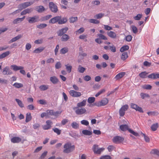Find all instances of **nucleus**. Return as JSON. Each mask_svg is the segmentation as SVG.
<instances>
[{"label":"nucleus","mask_w":159,"mask_h":159,"mask_svg":"<svg viewBox=\"0 0 159 159\" xmlns=\"http://www.w3.org/2000/svg\"><path fill=\"white\" fill-rule=\"evenodd\" d=\"M64 149L63 152L66 153H69L73 151L75 149L74 145H71V143H66L64 146Z\"/></svg>","instance_id":"f257e3e1"},{"label":"nucleus","mask_w":159,"mask_h":159,"mask_svg":"<svg viewBox=\"0 0 159 159\" xmlns=\"http://www.w3.org/2000/svg\"><path fill=\"white\" fill-rule=\"evenodd\" d=\"M34 3L33 2H26L19 4L18 8L20 11L26 8L27 7L30 6Z\"/></svg>","instance_id":"f03ea898"},{"label":"nucleus","mask_w":159,"mask_h":159,"mask_svg":"<svg viewBox=\"0 0 159 159\" xmlns=\"http://www.w3.org/2000/svg\"><path fill=\"white\" fill-rule=\"evenodd\" d=\"M76 109L75 112L76 114L78 115H81L85 113L86 112V110L84 107H76L74 109Z\"/></svg>","instance_id":"7ed1b4c3"},{"label":"nucleus","mask_w":159,"mask_h":159,"mask_svg":"<svg viewBox=\"0 0 159 159\" xmlns=\"http://www.w3.org/2000/svg\"><path fill=\"white\" fill-rule=\"evenodd\" d=\"M39 17L38 16H34L33 17H29L27 18L28 22L30 23H33L39 21Z\"/></svg>","instance_id":"20e7f679"},{"label":"nucleus","mask_w":159,"mask_h":159,"mask_svg":"<svg viewBox=\"0 0 159 159\" xmlns=\"http://www.w3.org/2000/svg\"><path fill=\"white\" fill-rule=\"evenodd\" d=\"M129 107L128 105L125 104L122 106L119 110V114L120 116H123L125 114V111L128 109Z\"/></svg>","instance_id":"39448f33"},{"label":"nucleus","mask_w":159,"mask_h":159,"mask_svg":"<svg viewBox=\"0 0 159 159\" xmlns=\"http://www.w3.org/2000/svg\"><path fill=\"white\" fill-rule=\"evenodd\" d=\"M124 140V138H123L118 136L114 137L112 139L113 142L115 143H120Z\"/></svg>","instance_id":"423d86ee"},{"label":"nucleus","mask_w":159,"mask_h":159,"mask_svg":"<svg viewBox=\"0 0 159 159\" xmlns=\"http://www.w3.org/2000/svg\"><path fill=\"white\" fill-rule=\"evenodd\" d=\"M131 108L135 109L136 111H139L140 113L143 112V111L141 107H139L136 104L131 103L130 104Z\"/></svg>","instance_id":"0eeeda50"},{"label":"nucleus","mask_w":159,"mask_h":159,"mask_svg":"<svg viewBox=\"0 0 159 159\" xmlns=\"http://www.w3.org/2000/svg\"><path fill=\"white\" fill-rule=\"evenodd\" d=\"M49 6L50 9L52 12L56 13L58 11L57 6L53 2H49Z\"/></svg>","instance_id":"6e6552de"},{"label":"nucleus","mask_w":159,"mask_h":159,"mask_svg":"<svg viewBox=\"0 0 159 159\" xmlns=\"http://www.w3.org/2000/svg\"><path fill=\"white\" fill-rule=\"evenodd\" d=\"M70 95L73 97L78 98L80 97L81 93L80 92L75 91L74 90H71L69 92Z\"/></svg>","instance_id":"1a4fd4ad"},{"label":"nucleus","mask_w":159,"mask_h":159,"mask_svg":"<svg viewBox=\"0 0 159 159\" xmlns=\"http://www.w3.org/2000/svg\"><path fill=\"white\" fill-rule=\"evenodd\" d=\"M46 124L43 125V128L44 130H48L51 128L52 124V122L50 120H48L46 121Z\"/></svg>","instance_id":"9d476101"},{"label":"nucleus","mask_w":159,"mask_h":159,"mask_svg":"<svg viewBox=\"0 0 159 159\" xmlns=\"http://www.w3.org/2000/svg\"><path fill=\"white\" fill-rule=\"evenodd\" d=\"M68 30V28L67 27H66L65 28L59 30L57 32V34L59 36H62L63 35L65 34L66 32Z\"/></svg>","instance_id":"9b49d317"},{"label":"nucleus","mask_w":159,"mask_h":159,"mask_svg":"<svg viewBox=\"0 0 159 159\" xmlns=\"http://www.w3.org/2000/svg\"><path fill=\"white\" fill-rule=\"evenodd\" d=\"M2 73L4 75H10L12 74V71L10 70L9 67L6 66L2 70Z\"/></svg>","instance_id":"f8f14e48"},{"label":"nucleus","mask_w":159,"mask_h":159,"mask_svg":"<svg viewBox=\"0 0 159 159\" xmlns=\"http://www.w3.org/2000/svg\"><path fill=\"white\" fill-rule=\"evenodd\" d=\"M61 17L60 16H58L54 17L52 19H51L49 21V23L51 24H54L56 22L59 21L60 19H61Z\"/></svg>","instance_id":"ddd939ff"},{"label":"nucleus","mask_w":159,"mask_h":159,"mask_svg":"<svg viewBox=\"0 0 159 159\" xmlns=\"http://www.w3.org/2000/svg\"><path fill=\"white\" fill-rule=\"evenodd\" d=\"M86 99H84L82 102H78L77 103V107H83L85 106L86 104Z\"/></svg>","instance_id":"4468645a"},{"label":"nucleus","mask_w":159,"mask_h":159,"mask_svg":"<svg viewBox=\"0 0 159 159\" xmlns=\"http://www.w3.org/2000/svg\"><path fill=\"white\" fill-rule=\"evenodd\" d=\"M33 11V9L32 8H27L22 11L20 14L21 15H25L26 14H29L31 13Z\"/></svg>","instance_id":"2eb2a0df"},{"label":"nucleus","mask_w":159,"mask_h":159,"mask_svg":"<svg viewBox=\"0 0 159 159\" xmlns=\"http://www.w3.org/2000/svg\"><path fill=\"white\" fill-rule=\"evenodd\" d=\"M11 67L15 71H16L19 70H22L24 68V67L23 66H17L16 65H12Z\"/></svg>","instance_id":"dca6fc26"},{"label":"nucleus","mask_w":159,"mask_h":159,"mask_svg":"<svg viewBox=\"0 0 159 159\" xmlns=\"http://www.w3.org/2000/svg\"><path fill=\"white\" fill-rule=\"evenodd\" d=\"M50 81L54 84H57L58 82V80L55 76H53L50 78Z\"/></svg>","instance_id":"f3484780"},{"label":"nucleus","mask_w":159,"mask_h":159,"mask_svg":"<svg viewBox=\"0 0 159 159\" xmlns=\"http://www.w3.org/2000/svg\"><path fill=\"white\" fill-rule=\"evenodd\" d=\"M21 139L17 137H14L11 139V142L14 143H18L21 141Z\"/></svg>","instance_id":"a211bd4d"},{"label":"nucleus","mask_w":159,"mask_h":159,"mask_svg":"<svg viewBox=\"0 0 159 159\" xmlns=\"http://www.w3.org/2000/svg\"><path fill=\"white\" fill-rule=\"evenodd\" d=\"M125 74V72H121L117 74L115 77V78L116 80H119L123 77Z\"/></svg>","instance_id":"6ab92c4d"},{"label":"nucleus","mask_w":159,"mask_h":159,"mask_svg":"<svg viewBox=\"0 0 159 159\" xmlns=\"http://www.w3.org/2000/svg\"><path fill=\"white\" fill-rule=\"evenodd\" d=\"M70 38V36L66 34H64L62 35L61 38V40L62 41L66 42Z\"/></svg>","instance_id":"aec40b11"},{"label":"nucleus","mask_w":159,"mask_h":159,"mask_svg":"<svg viewBox=\"0 0 159 159\" xmlns=\"http://www.w3.org/2000/svg\"><path fill=\"white\" fill-rule=\"evenodd\" d=\"M108 100L107 98H104L100 102L99 106H102L105 105L108 103Z\"/></svg>","instance_id":"412c9836"},{"label":"nucleus","mask_w":159,"mask_h":159,"mask_svg":"<svg viewBox=\"0 0 159 159\" xmlns=\"http://www.w3.org/2000/svg\"><path fill=\"white\" fill-rule=\"evenodd\" d=\"M107 34L109 37L113 39L116 38V34L112 31H110V32H108Z\"/></svg>","instance_id":"4be33fe9"},{"label":"nucleus","mask_w":159,"mask_h":159,"mask_svg":"<svg viewBox=\"0 0 159 159\" xmlns=\"http://www.w3.org/2000/svg\"><path fill=\"white\" fill-rule=\"evenodd\" d=\"M120 129L123 131L129 130V129L128 126L127 125H122L120 126Z\"/></svg>","instance_id":"5701e85b"},{"label":"nucleus","mask_w":159,"mask_h":159,"mask_svg":"<svg viewBox=\"0 0 159 159\" xmlns=\"http://www.w3.org/2000/svg\"><path fill=\"white\" fill-rule=\"evenodd\" d=\"M44 49V48L43 47H40L34 50L33 51V52L36 53H39L41 52Z\"/></svg>","instance_id":"b1692460"},{"label":"nucleus","mask_w":159,"mask_h":159,"mask_svg":"<svg viewBox=\"0 0 159 159\" xmlns=\"http://www.w3.org/2000/svg\"><path fill=\"white\" fill-rule=\"evenodd\" d=\"M37 11L39 13H41L45 10L44 7L42 6H38L36 8Z\"/></svg>","instance_id":"393cba45"},{"label":"nucleus","mask_w":159,"mask_h":159,"mask_svg":"<svg viewBox=\"0 0 159 159\" xmlns=\"http://www.w3.org/2000/svg\"><path fill=\"white\" fill-rule=\"evenodd\" d=\"M22 35L19 34L10 40V43H13L20 39L22 37Z\"/></svg>","instance_id":"a878e982"},{"label":"nucleus","mask_w":159,"mask_h":159,"mask_svg":"<svg viewBox=\"0 0 159 159\" xmlns=\"http://www.w3.org/2000/svg\"><path fill=\"white\" fill-rule=\"evenodd\" d=\"M128 57V53L126 52H123L121 56V58L123 61L125 60Z\"/></svg>","instance_id":"bb28decb"},{"label":"nucleus","mask_w":159,"mask_h":159,"mask_svg":"<svg viewBox=\"0 0 159 159\" xmlns=\"http://www.w3.org/2000/svg\"><path fill=\"white\" fill-rule=\"evenodd\" d=\"M49 88V86L48 85H43L40 86L39 88L41 91H45L48 89Z\"/></svg>","instance_id":"cd10ccee"},{"label":"nucleus","mask_w":159,"mask_h":159,"mask_svg":"<svg viewBox=\"0 0 159 159\" xmlns=\"http://www.w3.org/2000/svg\"><path fill=\"white\" fill-rule=\"evenodd\" d=\"M15 100L20 107L23 108L24 107V104L20 100L17 98H16Z\"/></svg>","instance_id":"c85d7f7f"},{"label":"nucleus","mask_w":159,"mask_h":159,"mask_svg":"<svg viewBox=\"0 0 159 159\" xmlns=\"http://www.w3.org/2000/svg\"><path fill=\"white\" fill-rule=\"evenodd\" d=\"M31 119L32 117L30 113H27L26 115L25 122L27 123L29 122L31 120Z\"/></svg>","instance_id":"c756f323"},{"label":"nucleus","mask_w":159,"mask_h":159,"mask_svg":"<svg viewBox=\"0 0 159 159\" xmlns=\"http://www.w3.org/2000/svg\"><path fill=\"white\" fill-rule=\"evenodd\" d=\"M85 70L86 69L85 68L82 67L81 65L79 66L77 69L78 71L80 73H83Z\"/></svg>","instance_id":"7c9ffc66"},{"label":"nucleus","mask_w":159,"mask_h":159,"mask_svg":"<svg viewBox=\"0 0 159 159\" xmlns=\"http://www.w3.org/2000/svg\"><path fill=\"white\" fill-rule=\"evenodd\" d=\"M10 53L9 51L5 52L0 55V59H2L8 56Z\"/></svg>","instance_id":"2f4dec72"},{"label":"nucleus","mask_w":159,"mask_h":159,"mask_svg":"<svg viewBox=\"0 0 159 159\" xmlns=\"http://www.w3.org/2000/svg\"><path fill=\"white\" fill-rule=\"evenodd\" d=\"M52 17L51 15H48L44 16L42 17L41 18V20L42 21H44L47 20Z\"/></svg>","instance_id":"473e14b6"},{"label":"nucleus","mask_w":159,"mask_h":159,"mask_svg":"<svg viewBox=\"0 0 159 159\" xmlns=\"http://www.w3.org/2000/svg\"><path fill=\"white\" fill-rule=\"evenodd\" d=\"M67 21V19L66 17H64L60 19L58 24H63L66 23Z\"/></svg>","instance_id":"72a5a7b5"},{"label":"nucleus","mask_w":159,"mask_h":159,"mask_svg":"<svg viewBox=\"0 0 159 159\" xmlns=\"http://www.w3.org/2000/svg\"><path fill=\"white\" fill-rule=\"evenodd\" d=\"M69 22L70 23H73L77 21L78 20V17L76 16H71L69 18Z\"/></svg>","instance_id":"f704fd0d"},{"label":"nucleus","mask_w":159,"mask_h":159,"mask_svg":"<svg viewBox=\"0 0 159 159\" xmlns=\"http://www.w3.org/2000/svg\"><path fill=\"white\" fill-rule=\"evenodd\" d=\"M148 74L146 71L141 72L139 74V76L141 78H145L147 77V75Z\"/></svg>","instance_id":"c9c22d12"},{"label":"nucleus","mask_w":159,"mask_h":159,"mask_svg":"<svg viewBox=\"0 0 159 159\" xmlns=\"http://www.w3.org/2000/svg\"><path fill=\"white\" fill-rule=\"evenodd\" d=\"M147 114L149 116H157L158 114V112L156 111H148L147 112Z\"/></svg>","instance_id":"e433bc0d"},{"label":"nucleus","mask_w":159,"mask_h":159,"mask_svg":"<svg viewBox=\"0 0 159 159\" xmlns=\"http://www.w3.org/2000/svg\"><path fill=\"white\" fill-rule=\"evenodd\" d=\"M82 132L84 135H90L92 134V132L87 130H84Z\"/></svg>","instance_id":"4c0bfd02"},{"label":"nucleus","mask_w":159,"mask_h":159,"mask_svg":"<svg viewBox=\"0 0 159 159\" xmlns=\"http://www.w3.org/2000/svg\"><path fill=\"white\" fill-rule=\"evenodd\" d=\"M158 127V123H156L153 124L151 126V129L153 131H156Z\"/></svg>","instance_id":"58836bf2"},{"label":"nucleus","mask_w":159,"mask_h":159,"mask_svg":"<svg viewBox=\"0 0 159 159\" xmlns=\"http://www.w3.org/2000/svg\"><path fill=\"white\" fill-rule=\"evenodd\" d=\"M129 48V47L128 45H125L122 46L120 49V51L121 52H124L128 50Z\"/></svg>","instance_id":"ea45409f"},{"label":"nucleus","mask_w":159,"mask_h":159,"mask_svg":"<svg viewBox=\"0 0 159 159\" xmlns=\"http://www.w3.org/2000/svg\"><path fill=\"white\" fill-rule=\"evenodd\" d=\"M130 27L133 33L136 34L138 32V29L134 25H132Z\"/></svg>","instance_id":"a19ab883"},{"label":"nucleus","mask_w":159,"mask_h":159,"mask_svg":"<svg viewBox=\"0 0 159 159\" xmlns=\"http://www.w3.org/2000/svg\"><path fill=\"white\" fill-rule=\"evenodd\" d=\"M68 51V48L65 47L62 48L60 50V53L62 54H65L67 53Z\"/></svg>","instance_id":"79ce46f5"},{"label":"nucleus","mask_w":159,"mask_h":159,"mask_svg":"<svg viewBox=\"0 0 159 159\" xmlns=\"http://www.w3.org/2000/svg\"><path fill=\"white\" fill-rule=\"evenodd\" d=\"M13 85L15 87L18 88H20L23 87V84L21 83H15L13 84Z\"/></svg>","instance_id":"37998d69"},{"label":"nucleus","mask_w":159,"mask_h":159,"mask_svg":"<svg viewBox=\"0 0 159 159\" xmlns=\"http://www.w3.org/2000/svg\"><path fill=\"white\" fill-rule=\"evenodd\" d=\"M104 16V14L100 13L96 14L94 16V17L97 19H99L102 18Z\"/></svg>","instance_id":"c03bdc74"},{"label":"nucleus","mask_w":159,"mask_h":159,"mask_svg":"<svg viewBox=\"0 0 159 159\" xmlns=\"http://www.w3.org/2000/svg\"><path fill=\"white\" fill-rule=\"evenodd\" d=\"M151 154L156 155L157 156H159V150H158L156 149L152 150L151 152Z\"/></svg>","instance_id":"a18cd8bd"},{"label":"nucleus","mask_w":159,"mask_h":159,"mask_svg":"<svg viewBox=\"0 0 159 159\" xmlns=\"http://www.w3.org/2000/svg\"><path fill=\"white\" fill-rule=\"evenodd\" d=\"M47 26V25L46 24H41L40 25L37 26V27L39 29H42L46 27Z\"/></svg>","instance_id":"49530a36"},{"label":"nucleus","mask_w":159,"mask_h":159,"mask_svg":"<svg viewBox=\"0 0 159 159\" xmlns=\"http://www.w3.org/2000/svg\"><path fill=\"white\" fill-rule=\"evenodd\" d=\"M72 127L75 129H76L79 128V125L75 122H73L71 124Z\"/></svg>","instance_id":"de8ad7c7"},{"label":"nucleus","mask_w":159,"mask_h":159,"mask_svg":"<svg viewBox=\"0 0 159 159\" xmlns=\"http://www.w3.org/2000/svg\"><path fill=\"white\" fill-rule=\"evenodd\" d=\"M95 100V98L94 97H89L88 99V102L89 103L91 104L93 103Z\"/></svg>","instance_id":"09e8293b"},{"label":"nucleus","mask_w":159,"mask_h":159,"mask_svg":"<svg viewBox=\"0 0 159 159\" xmlns=\"http://www.w3.org/2000/svg\"><path fill=\"white\" fill-rule=\"evenodd\" d=\"M98 36L100 39H103L104 40H107V38L105 36L102 34H98Z\"/></svg>","instance_id":"8fccbe9b"},{"label":"nucleus","mask_w":159,"mask_h":159,"mask_svg":"<svg viewBox=\"0 0 159 159\" xmlns=\"http://www.w3.org/2000/svg\"><path fill=\"white\" fill-rule=\"evenodd\" d=\"M89 21L91 23L96 24H98L100 22L99 20L93 19H89Z\"/></svg>","instance_id":"3c124183"},{"label":"nucleus","mask_w":159,"mask_h":159,"mask_svg":"<svg viewBox=\"0 0 159 159\" xmlns=\"http://www.w3.org/2000/svg\"><path fill=\"white\" fill-rule=\"evenodd\" d=\"M156 73H153L149 75L148 77L150 79H156Z\"/></svg>","instance_id":"603ef678"},{"label":"nucleus","mask_w":159,"mask_h":159,"mask_svg":"<svg viewBox=\"0 0 159 159\" xmlns=\"http://www.w3.org/2000/svg\"><path fill=\"white\" fill-rule=\"evenodd\" d=\"M143 88L147 90H150L152 89V86L149 84H146L143 86Z\"/></svg>","instance_id":"864d4df0"},{"label":"nucleus","mask_w":159,"mask_h":159,"mask_svg":"<svg viewBox=\"0 0 159 159\" xmlns=\"http://www.w3.org/2000/svg\"><path fill=\"white\" fill-rule=\"evenodd\" d=\"M65 66L66 67V69L68 73H70L71 72L72 66H68L66 65Z\"/></svg>","instance_id":"5fc2aeb1"},{"label":"nucleus","mask_w":159,"mask_h":159,"mask_svg":"<svg viewBox=\"0 0 159 159\" xmlns=\"http://www.w3.org/2000/svg\"><path fill=\"white\" fill-rule=\"evenodd\" d=\"M80 123L81 124L86 126L88 125L89 124V121L88 120H82L80 121Z\"/></svg>","instance_id":"6e6d98bb"},{"label":"nucleus","mask_w":159,"mask_h":159,"mask_svg":"<svg viewBox=\"0 0 159 159\" xmlns=\"http://www.w3.org/2000/svg\"><path fill=\"white\" fill-rule=\"evenodd\" d=\"M53 110H48L46 112L48 117L49 116H53Z\"/></svg>","instance_id":"4d7b16f0"},{"label":"nucleus","mask_w":159,"mask_h":159,"mask_svg":"<svg viewBox=\"0 0 159 159\" xmlns=\"http://www.w3.org/2000/svg\"><path fill=\"white\" fill-rule=\"evenodd\" d=\"M84 31V29L83 27H81L76 31V34H81Z\"/></svg>","instance_id":"13d9d810"},{"label":"nucleus","mask_w":159,"mask_h":159,"mask_svg":"<svg viewBox=\"0 0 159 159\" xmlns=\"http://www.w3.org/2000/svg\"><path fill=\"white\" fill-rule=\"evenodd\" d=\"M140 96L142 99H144L146 97L149 98L150 97L149 94L143 93H141Z\"/></svg>","instance_id":"bf43d9fd"},{"label":"nucleus","mask_w":159,"mask_h":159,"mask_svg":"<svg viewBox=\"0 0 159 159\" xmlns=\"http://www.w3.org/2000/svg\"><path fill=\"white\" fill-rule=\"evenodd\" d=\"M53 130L54 132L57 134L58 135H59L61 134V130L57 128H54L52 129Z\"/></svg>","instance_id":"052dcab7"},{"label":"nucleus","mask_w":159,"mask_h":159,"mask_svg":"<svg viewBox=\"0 0 159 159\" xmlns=\"http://www.w3.org/2000/svg\"><path fill=\"white\" fill-rule=\"evenodd\" d=\"M142 16L141 14H138L136 16H134L133 18L135 20H139L140 19Z\"/></svg>","instance_id":"680f3d73"},{"label":"nucleus","mask_w":159,"mask_h":159,"mask_svg":"<svg viewBox=\"0 0 159 159\" xmlns=\"http://www.w3.org/2000/svg\"><path fill=\"white\" fill-rule=\"evenodd\" d=\"M21 21L20 18H18L15 19L13 21V23L14 24H17Z\"/></svg>","instance_id":"e2e57ef3"},{"label":"nucleus","mask_w":159,"mask_h":159,"mask_svg":"<svg viewBox=\"0 0 159 159\" xmlns=\"http://www.w3.org/2000/svg\"><path fill=\"white\" fill-rule=\"evenodd\" d=\"M141 134L143 136L144 139L146 142H149L150 141L149 138L148 136H146L145 134H143L142 133H141Z\"/></svg>","instance_id":"0e129e2a"},{"label":"nucleus","mask_w":159,"mask_h":159,"mask_svg":"<svg viewBox=\"0 0 159 159\" xmlns=\"http://www.w3.org/2000/svg\"><path fill=\"white\" fill-rule=\"evenodd\" d=\"M61 111H56L53 112V116L55 117H58L61 113Z\"/></svg>","instance_id":"69168bd1"},{"label":"nucleus","mask_w":159,"mask_h":159,"mask_svg":"<svg viewBox=\"0 0 159 159\" xmlns=\"http://www.w3.org/2000/svg\"><path fill=\"white\" fill-rule=\"evenodd\" d=\"M105 91V90L104 89H103L100 90L95 95V96L96 97H98L100 95L102 94Z\"/></svg>","instance_id":"338daca9"},{"label":"nucleus","mask_w":159,"mask_h":159,"mask_svg":"<svg viewBox=\"0 0 159 159\" xmlns=\"http://www.w3.org/2000/svg\"><path fill=\"white\" fill-rule=\"evenodd\" d=\"M104 150V148H98L96 152L94 153H95L99 154L102 152Z\"/></svg>","instance_id":"774afa93"}]
</instances>
